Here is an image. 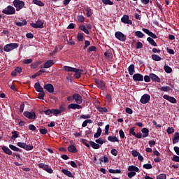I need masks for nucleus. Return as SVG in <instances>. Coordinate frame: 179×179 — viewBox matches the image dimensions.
Masks as SVG:
<instances>
[{
    "mask_svg": "<svg viewBox=\"0 0 179 179\" xmlns=\"http://www.w3.org/2000/svg\"><path fill=\"white\" fill-rule=\"evenodd\" d=\"M12 134V136H11V139H16L17 137H19V135L17 134V131H13L11 132Z\"/></svg>",
    "mask_w": 179,
    "mask_h": 179,
    "instance_id": "a18cd8bd",
    "label": "nucleus"
},
{
    "mask_svg": "<svg viewBox=\"0 0 179 179\" xmlns=\"http://www.w3.org/2000/svg\"><path fill=\"white\" fill-rule=\"evenodd\" d=\"M108 172L111 174H120L121 170L120 169H108Z\"/></svg>",
    "mask_w": 179,
    "mask_h": 179,
    "instance_id": "c9c22d12",
    "label": "nucleus"
},
{
    "mask_svg": "<svg viewBox=\"0 0 179 179\" xmlns=\"http://www.w3.org/2000/svg\"><path fill=\"white\" fill-rule=\"evenodd\" d=\"M163 99L169 101L173 104L177 103V99H176L173 96H169L168 94H165L163 96Z\"/></svg>",
    "mask_w": 179,
    "mask_h": 179,
    "instance_id": "ddd939ff",
    "label": "nucleus"
},
{
    "mask_svg": "<svg viewBox=\"0 0 179 179\" xmlns=\"http://www.w3.org/2000/svg\"><path fill=\"white\" fill-rule=\"evenodd\" d=\"M87 141V140H85V139H81V143H83V144L85 145V146H86L87 148H90V144L88 143H87L86 142Z\"/></svg>",
    "mask_w": 179,
    "mask_h": 179,
    "instance_id": "13d9d810",
    "label": "nucleus"
},
{
    "mask_svg": "<svg viewBox=\"0 0 179 179\" xmlns=\"http://www.w3.org/2000/svg\"><path fill=\"white\" fill-rule=\"evenodd\" d=\"M133 79L135 83L143 82V76L141 73H134V75L133 76Z\"/></svg>",
    "mask_w": 179,
    "mask_h": 179,
    "instance_id": "f8f14e48",
    "label": "nucleus"
},
{
    "mask_svg": "<svg viewBox=\"0 0 179 179\" xmlns=\"http://www.w3.org/2000/svg\"><path fill=\"white\" fill-rule=\"evenodd\" d=\"M141 132L143 134V138H146L148 137L149 136V129L147 127H143V129H141Z\"/></svg>",
    "mask_w": 179,
    "mask_h": 179,
    "instance_id": "5701e85b",
    "label": "nucleus"
},
{
    "mask_svg": "<svg viewBox=\"0 0 179 179\" xmlns=\"http://www.w3.org/2000/svg\"><path fill=\"white\" fill-rule=\"evenodd\" d=\"M115 36L116 38L122 42H124L125 41H127V36H125L123 33L120 31L115 32Z\"/></svg>",
    "mask_w": 179,
    "mask_h": 179,
    "instance_id": "0eeeda50",
    "label": "nucleus"
},
{
    "mask_svg": "<svg viewBox=\"0 0 179 179\" xmlns=\"http://www.w3.org/2000/svg\"><path fill=\"white\" fill-rule=\"evenodd\" d=\"M17 48H19V44L17 43L6 44L4 48H3V50H4L6 52H9Z\"/></svg>",
    "mask_w": 179,
    "mask_h": 179,
    "instance_id": "f03ea898",
    "label": "nucleus"
},
{
    "mask_svg": "<svg viewBox=\"0 0 179 179\" xmlns=\"http://www.w3.org/2000/svg\"><path fill=\"white\" fill-rule=\"evenodd\" d=\"M147 41L149 42V44H150V45H152L154 47H157V43H156V42L155 41L154 39H152L151 37H148L147 38Z\"/></svg>",
    "mask_w": 179,
    "mask_h": 179,
    "instance_id": "c85d7f7f",
    "label": "nucleus"
},
{
    "mask_svg": "<svg viewBox=\"0 0 179 179\" xmlns=\"http://www.w3.org/2000/svg\"><path fill=\"white\" fill-rule=\"evenodd\" d=\"M85 10H86V15L87 17H90L92 15V9L90 7L85 8Z\"/></svg>",
    "mask_w": 179,
    "mask_h": 179,
    "instance_id": "72a5a7b5",
    "label": "nucleus"
},
{
    "mask_svg": "<svg viewBox=\"0 0 179 179\" xmlns=\"http://www.w3.org/2000/svg\"><path fill=\"white\" fill-rule=\"evenodd\" d=\"M150 77L151 78V80L157 83H161V78H159V76H157L156 74L155 73H150Z\"/></svg>",
    "mask_w": 179,
    "mask_h": 179,
    "instance_id": "dca6fc26",
    "label": "nucleus"
},
{
    "mask_svg": "<svg viewBox=\"0 0 179 179\" xmlns=\"http://www.w3.org/2000/svg\"><path fill=\"white\" fill-rule=\"evenodd\" d=\"M88 143H90L91 148H92L93 149L96 150V149H99L101 148V145L96 143L94 141H88Z\"/></svg>",
    "mask_w": 179,
    "mask_h": 179,
    "instance_id": "b1692460",
    "label": "nucleus"
},
{
    "mask_svg": "<svg viewBox=\"0 0 179 179\" xmlns=\"http://www.w3.org/2000/svg\"><path fill=\"white\" fill-rule=\"evenodd\" d=\"M62 173L63 174H64L66 176H68L69 178H74V176L72 173V172H71L68 169H62Z\"/></svg>",
    "mask_w": 179,
    "mask_h": 179,
    "instance_id": "a211bd4d",
    "label": "nucleus"
},
{
    "mask_svg": "<svg viewBox=\"0 0 179 179\" xmlns=\"http://www.w3.org/2000/svg\"><path fill=\"white\" fill-rule=\"evenodd\" d=\"M23 115L29 120H35L36 117L35 112L24 111Z\"/></svg>",
    "mask_w": 179,
    "mask_h": 179,
    "instance_id": "6e6552de",
    "label": "nucleus"
},
{
    "mask_svg": "<svg viewBox=\"0 0 179 179\" xmlns=\"http://www.w3.org/2000/svg\"><path fill=\"white\" fill-rule=\"evenodd\" d=\"M96 46H90V48H88L87 52H90L96 51Z\"/></svg>",
    "mask_w": 179,
    "mask_h": 179,
    "instance_id": "e2e57ef3",
    "label": "nucleus"
},
{
    "mask_svg": "<svg viewBox=\"0 0 179 179\" xmlns=\"http://www.w3.org/2000/svg\"><path fill=\"white\" fill-rule=\"evenodd\" d=\"M16 13V10H15V8L11 6H8V7H6L4 10H2V13L10 15H14Z\"/></svg>",
    "mask_w": 179,
    "mask_h": 179,
    "instance_id": "20e7f679",
    "label": "nucleus"
},
{
    "mask_svg": "<svg viewBox=\"0 0 179 179\" xmlns=\"http://www.w3.org/2000/svg\"><path fill=\"white\" fill-rule=\"evenodd\" d=\"M167 178V176H166V174L164 173H162L159 176H157V179H166Z\"/></svg>",
    "mask_w": 179,
    "mask_h": 179,
    "instance_id": "864d4df0",
    "label": "nucleus"
},
{
    "mask_svg": "<svg viewBox=\"0 0 179 179\" xmlns=\"http://www.w3.org/2000/svg\"><path fill=\"white\" fill-rule=\"evenodd\" d=\"M151 58H152L153 61H157V62L162 61V57L156 54L152 55Z\"/></svg>",
    "mask_w": 179,
    "mask_h": 179,
    "instance_id": "2f4dec72",
    "label": "nucleus"
},
{
    "mask_svg": "<svg viewBox=\"0 0 179 179\" xmlns=\"http://www.w3.org/2000/svg\"><path fill=\"white\" fill-rule=\"evenodd\" d=\"M13 5L15 8V10L19 12L25 6V3L22 0H14Z\"/></svg>",
    "mask_w": 179,
    "mask_h": 179,
    "instance_id": "7ed1b4c3",
    "label": "nucleus"
},
{
    "mask_svg": "<svg viewBox=\"0 0 179 179\" xmlns=\"http://www.w3.org/2000/svg\"><path fill=\"white\" fill-rule=\"evenodd\" d=\"M15 25L18 27H22V26H26L27 22L26 20H22V22H15Z\"/></svg>",
    "mask_w": 179,
    "mask_h": 179,
    "instance_id": "f704fd0d",
    "label": "nucleus"
},
{
    "mask_svg": "<svg viewBox=\"0 0 179 179\" xmlns=\"http://www.w3.org/2000/svg\"><path fill=\"white\" fill-rule=\"evenodd\" d=\"M166 132L169 135H171L174 133V128L173 127H168L166 129Z\"/></svg>",
    "mask_w": 179,
    "mask_h": 179,
    "instance_id": "3c124183",
    "label": "nucleus"
},
{
    "mask_svg": "<svg viewBox=\"0 0 179 179\" xmlns=\"http://www.w3.org/2000/svg\"><path fill=\"white\" fill-rule=\"evenodd\" d=\"M9 147H10V149H11V150L14 152H22V149H20L19 148L15 146L14 145H10Z\"/></svg>",
    "mask_w": 179,
    "mask_h": 179,
    "instance_id": "c756f323",
    "label": "nucleus"
},
{
    "mask_svg": "<svg viewBox=\"0 0 179 179\" xmlns=\"http://www.w3.org/2000/svg\"><path fill=\"white\" fill-rule=\"evenodd\" d=\"M33 62V59H25L23 61V64H31Z\"/></svg>",
    "mask_w": 179,
    "mask_h": 179,
    "instance_id": "4d7b16f0",
    "label": "nucleus"
},
{
    "mask_svg": "<svg viewBox=\"0 0 179 179\" xmlns=\"http://www.w3.org/2000/svg\"><path fill=\"white\" fill-rule=\"evenodd\" d=\"M30 26L34 29H43L44 28V22L41 20H38L36 23H31Z\"/></svg>",
    "mask_w": 179,
    "mask_h": 179,
    "instance_id": "423d86ee",
    "label": "nucleus"
},
{
    "mask_svg": "<svg viewBox=\"0 0 179 179\" xmlns=\"http://www.w3.org/2000/svg\"><path fill=\"white\" fill-rule=\"evenodd\" d=\"M39 132L42 135H46L48 132V129H40Z\"/></svg>",
    "mask_w": 179,
    "mask_h": 179,
    "instance_id": "bf43d9fd",
    "label": "nucleus"
},
{
    "mask_svg": "<svg viewBox=\"0 0 179 179\" xmlns=\"http://www.w3.org/2000/svg\"><path fill=\"white\" fill-rule=\"evenodd\" d=\"M73 100H75L76 103L82 104L83 96L78 94H73Z\"/></svg>",
    "mask_w": 179,
    "mask_h": 179,
    "instance_id": "4468645a",
    "label": "nucleus"
},
{
    "mask_svg": "<svg viewBox=\"0 0 179 179\" xmlns=\"http://www.w3.org/2000/svg\"><path fill=\"white\" fill-rule=\"evenodd\" d=\"M79 29H80L81 31H83L85 34H87V35L90 34V31H89V30L86 28L85 26H84V25H80V26L79 27Z\"/></svg>",
    "mask_w": 179,
    "mask_h": 179,
    "instance_id": "473e14b6",
    "label": "nucleus"
},
{
    "mask_svg": "<svg viewBox=\"0 0 179 179\" xmlns=\"http://www.w3.org/2000/svg\"><path fill=\"white\" fill-rule=\"evenodd\" d=\"M164 70L167 73H171V72H172V69H171V67L170 66H164Z\"/></svg>",
    "mask_w": 179,
    "mask_h": 179,
    "instance_id": "a19ab883",
    "label": "nucleus"
},
{
    "mask_svg": "<svg viewBox=\"0 0 179 179\" xmlns=\"http://www.w3.org/2000/svg\"><path fill=\"white\" fill-rule=\"evenodd\" d=\"M143 169H146L148 170L152 169V165L150 164H146L143 165Z\"/></svg>",
    "mask_w": 179,
    "mask_h": 179,
    "instance_id": "680f3d73",
    "label": "nucleus"
},
{
    "mask_svg": "<svg viewBox=\"0 0 179 179\" xmlns=\"http://www.w3.org/2000/svg\"><path fill=\"white\" fill-rule=\"evenodd\" d=\"M121 22L124 24H129L130 25L133 24V22L129 20V16L128 15H124L121 18Z\"/></svg>",
    "mask_w": 179,
    "mask_h": 179,
    "instance_id": "9d476101",
    "label": "nucleus"
},
{
    "mask_svg": "<svg viewBox=\"0 0 179 179\" xmlns=\"http://www.w3.org/2000/svg\"><path fill=\"white\" fill-rule=\"evenodd\" d=\"M38 167L40 169H42L43 171H46L49 174H52V173L54 172V170H52L51 167L49 166V165H45V164L43 163H39Z\"/></svg>",
    "mask_w": 179,
    "mask_h": 179,
    "instance_id": "39448f33",
    "label": "nucleus"
},
{
    "mask_svg": "<svg viewBox=\"0 0 179 179\" xmlns=\"http://www.w3.org/2000/svg\"><path fill=\"white\" fill-rule=\"evenodd\" d=\"M128 171L139 173V168H138V167H136V166H134V165L129 166Z\"/></svg>",
    "mask_w": 179,
    "mask_h": 179,
    "instance_id": "412c9836",
    "label": "nucleus"
},
{
    "mask_svg": "<svg viewBox=\"0 0 179 179\" xmlns=\"http://www.w3.org/2000/svg\"><path fill=\"white\" fill-rule=\"evenodd\" d=\"M150 100V96L148 94H144L143 96H141L140 101L143 104H146L147 103H149Z\"/></svg>",
    "mask_w": 179,
    "mask_h": 179,
    "instance_id": "1a4fd4ad",
    "label": "nucleus"
},
{
    "mask_svg": "<svg viewBox=\"0 0 179 179\" xmlns=\"http://www.w3.org/2000/svg\"><path fill=\"white\" fill-rule=\"evenodd\" d=\"M136 172L130 171L127 173V176L129 178H132L134 176H136Z\"/></svg>",
    "mask_w": 179,
    "mask_h": 179,
    "instance_id": "09e8293b",
    "label": "nucleus"
},
{
    "mask_svg": "<svg viewBox=\"0 0 179 179\" xmlns=\"http://www.w3.org/2000/svg\"><path fill=\"white\" fill-rule=\"evenodd\" d=\"M44 96H45V92L44 91L42 92H39V94H38V99L40 100H44Z\"/></svg>",
    "mask_w": 179,
    "mask_h": 179,
    "instance_id": "603ef678",
    "label": "nucleus"
},
{
    "mask_svg": "<svg viewBox=\"0 0 179 179\" xmlns=\"http://www.w3.org/2000/svg\"><path fill=\"white\" fill-rule=\"evenodd\" d=\"M68 151L71 153H77L78 150L76 146H74L73 145H71L68 147Z\"/></svg>",
    "mask_w": 179,
    "mask_h": 179,
    "instance_id": "bb28decb",
    "label": "nucleus"
},
{
    "mask_svg": "<svg viewBox=\"0 0 179 179\" xmlns=\"http://www.w3.org/2000/svg\"><path fill=\"white\" fill-rule=\"evenodd\" d=\"M62 112L59 109H52V114H53V115L57 116V115H59Z\"/></svg>",
    "mask_w": 179,
    "mask_h": 179,
    "instance_id": "c03bdc74",
    "label": "nucleus"
},
{
    "mask_svg": "<svg viewBox=\"0 0 179 179\" xmlns=\"http://www.w3.org/2000/svg\"><path fill=\"white\" fill-rule=\"evenodd\" d=\"M54 64H55L54 61L48 60L45 64H43V68L45 69L51 68L52 66H53Z\"/></svg>",
    "mask_w": 179,
    "mask_h": 179,
    "instance_id": "6ab92c4d",
    "label": "nucleus"
},
{
    "mask_svg": "<svg viewBox=\"0 0 179 179\" xmlns=\"http://www.w3.org/2000/svg\"><path fill=\"white\" fill-rule=\"evenodd\" d=\"M172 161L179 162V157L178 155H173L172 157Z\"/></svg>",
    "mask_w": 179,
    "mask_h": 179,
    "instance_id": "69168bd1",
    "label": "nucleus"
},
{
    "mask_svg": "<svg viewBox=\"0 0 179 179\" xmlns=\"http://www.w3.org/2000/svg\"><path fill=\"white\" fill-rule=\"evenodd\" d=\"M59 111L61 113H64L66 110V107L64 105L59 106Z\"/></svg>",
    "mask_w": 179,
    "mask_h": 179,
    "instance_id": "8fccbe9b",
    "label": "nucleus"
},
{
    "mask_svg": "<svg viewBox=\"0 0 179 179\" xmlns=\"http://www.w3.org/2000/svg\"><path fill=\"white\" fill-rule=\"evenodd\" d=\"M171 90V87L169 86H163L160 88V91L168 92L169 91Z\"/></svg>",
    "mask_w": 179,
    "mask_h": 179,
    "instance_id": "37998d69",
    "label": "nucleus"
},
{
    "mask_svg": "<svg viewBox=\"0 0 179 179\" xmlns=\"http://www.w3.org/2000/svg\"><path fill=\"white\" fill-rule=\"evenodd\" d=\"M143 48V45L141 42H137L136 43V49H141Z\"/></svg>",
    "mask_w": 179,
    "mask_h": 179,
    "instance_id": "338daca9",
    "label": "nucleus"
},
{
    "mask_svg": "<svg viewBox=\"0 0 179 179\" xmlns=\"http://www.w3.org/2000/svg\"><path fill=\"white\" fill-rule=\"evenodd\" d=\"M33 3H34V4H36V5H37V6H41V7L45 6L44 3H43V2H42L41 1H40V0H33Z\"/></svg>",
    "mask_w": 179,
    "mask_h": 179,
    "instance_id": "e433bc0d",
    "label": "nucleus"
},
{
    "mask_svg": "<svg viewBox=\"0 0 179 179\" xmlns=\"http://www.w3.org/2000/svg\"><path fill=\"white\" fill-rule=\"evenodd\" d=\"M173 151L179 156V147H173Z\"/></svg>",
    "mask_w": 179,
    "mask_h": 179,
    "instance_id": "774afa93",
    "label": "nucleus"
},
{
    "mask_svg": "<svg viewBox=\"0 0 179 179\" xmlns=\"http://www.w3.org/2000/svg\"><path fill=\"white\" fill-rule=\"evenodd\" d=\"M1 150L3 152H4L6 155H8L10 156L13 155V152L11 151V150H10V148L6 146H3L1 148Z\"/></svg>",
    "mask_w": 179,
    "mask_h": 179,
    "instance_id": "aec40b11",
    "label": "nucleus"
},
{
    "mask_svg": "<svg viewBox=\"0 0 179 179\" xmlns=\"http://www.w3.org/2000/svg\"><path fill=\"white\" fill-rule=\"evenodd\" d=\"M108 141L113 142V143L119 142L120 141V140H118V138L117 137L113 136H109L108 137Z\"/></svg>",
    "mask_w": 179,
    "mask_h": 179,
    "instance_id": "7c9ffc66",
    "label": "nucleus"
},
{
    "mask_svg": "<svg viewBox=\"0 0 179 179\" xmlns=\"http://www.w3.org/2000/svg\"><path fill=\"white\" fill-rule=\"evenodd\" d=\"M131 155H133V157H137L138 155H141V154L137 150H134L131 151Z\"/></svg>",
    "mask_w": 179,
    "mask_h": 179,
    "instance_id": "6e6d98bb",
    "label": "nucleus"
},
{
    "mask_svg": "<svg viewBox=\"0 0 179 179\" xmlns=\"http://www.w3.org/2000/svg\"><path fill=\"white\" fill-rule=\"evenodd\" d=\"M97 110H99V112L101 113H108V109H107V108H106V107L102 108V107H101V106H99V107L97 108Z\"/></svg>",
    "mask_w": 179,
    "mask_h": 179,
    "instance_id": "58836bf2",
    "label": "nucleus"
},
{
    "mask_svg": "<svg viewBox=\"0 0 179 179\" xmlns=\"http://www.w3.org/2000/svg\"><path fill=\"white\" fill-rule=\"evenodd\" d=\"M63 71L66 72L74 73V78L79 79L81 77L82 73H79V69L73 68L69 66H64Z\"/></svg>",
    "mask_w": 179,
    "mask_h": 179,
    "instance_id": "f257e3e1",
    "label": "nucleus"
},
{
    "mask_svg": "<svg viewBox=\"0 0 179 179\" xmlns=\"http://www.w3.org/2000/svg\"><path fill=\"white\" fill-rule=\"evenodd\" d=\"M104 55L106 59H111L113 58V54L112 53L111 50H108L104 53Z\"/></svg>",
    "mask_w": 179,
    "mask_h": 179,
    "instance_id": "a878e982",
    "label": "nucleus"
},
{
    "mask_svg": "<svg viewBox=\"0 0 179 179\" xmlns=\"http://www.w3.org/2000/svg\"><path fill=\"white\" fill-rule=\"evenodd\" d=\"M77 38L78 41H83V38H84L83 34L78 33L77 34Z\"/></svg>",
    "mask_w": 179,
    "mask_h": 179,
    "instance_id": "de8ad7c7",
    "label": "nucleus"
},
{
    "mask_svg": "<svg viewBox=\"0 0 179 179\" xmlns=\"http://www.w3.org/2000/svg\"><path fill=\"white\" fill-rule=\"evenodd\" d=\"M179 141V133L176 132L173 134V145L177 144Z\"/></svg>",
    "mask_w": 179,
    "mask_h": 179,
    "instance_id": "393cba45",
    "label": "nucleus"
},
{
    "mask_svg": "<svg viewBox=\"0 0 179 179\" xmlns=\"http://www.w3.org/2000/svg\"><path fill=\"white\" fill-rule=\"evenodd\" d=\"M43 89L46 90L49 93H54V86L52 84H46L43 86Z\"/></svg>",
    "mask_w": 179,
    "mask_h": 179,
    "instance_id": "f3484780",
    "label": "nucleus"
},
{
    "mask_svg": "<svg viewBox=\"0 0 179 179\" xmlns=\"http://www.w3.org/2000/svg\"><path fill=\"white\" fill-rule=\"evenodd\" d=\"M128 73L129 75L133 76L134 73V64H131L130 66L128 67Z\"/></svg>",
    "mask_w": 179,
    "mask_h": 179,
    "instance_id": "cd10ccee",
    "label": "nucleus"
},
{
    "mask_svg": "<svg viewBox=\"0 0 179 179\" xmlns=\"http://www.w3.org/2000/svg\"><path fill=\"white\" fill-rule=\"evenodd\" d=\"M135 36H137L138 38H143V36H145V34H143V32H141L140 31H137L135 32Z\"/></svg>",
    "mask_w": 179,
    "mask_h": 179,
    "instance_id": "ea45409f",
    "label": "nucleus"
},
{
    "mask_svg": "<svg viewBox=\"0 0 179 179\" xmlns=\"http://www.w3.org/2000/svg\"><path fill=\"white\" fill-rule=\"evenodd\" d=\"M102 3L103 4H105L106 6H112L114 4V3L113 1H111V0H102Z\"/></svg>",
    "mask_w": 179,
    "mask_h": 179,
    "instance_id": "79ce46f5",
    "label": "nucleus"
},
{
    "mask_svg": "<svg viewBox=\"0 0 179 179\" xmlns=\"http://www.w3.org/2000/svg\"><path fill=\"white\" fill-rule=\"evenodd\" d=\"M34 89L37 92H44V89L40 85L39 83H36L34 84Z\"/></svg>",
    "mask_w": 179,
    "mask_h": 179,
    "instance_id": "4be33fe9",
    "label": "nucleus"
},
{
    "mask_svg": "<svg viewBox=\"0 0 179 179\" xmlns=\"http://www.w3.org/2000/svg\"><path fill=\"white\" fill-rule=\"evenodd\" d=\"M80 103H70L68 106V109L71 110H80L83 108L82 106H80Z\"/></svg>",
    "mask_w": 179,
    "mask_h": 179,
    "instance_id": "2eb2a0df",
    "label": "nucleus"
},
{
    "mask_svg": "<svg viewBox=\"0 0 179 179\" xmlns=\"http://www.w3.org/2000/svg\"><path fill=\"white\" fill-rule=\"evenodd\" d=\"M17 147H20L22 149L25 148V146L27 145L26 143H21V142H18L17 143Z\"/></svg>",
    "mask_w": 179,
    "mask_h": 179,
    "instance_id": "5fc2aeb1",
    "label": "nucleus"
},
{
    "mask_svg": "<svg viewBox=\"0 0 179 179\" xmlns=\"http://www.w3.org/2000/svg\"><path fill=\"white\" fill-rule=\"evenodd\" d=\"M95 83H96L97 87H99L101 90H105L106 85H105L104 81H102L99 79H96Z\"/></svg>",
    "mask_w": 179,
    "mask_h": 179,
    "instance_id": "9b49d317",
    "label": "nucleus"
},
{
    "mask_svg": "<svg viewBox=\"0 0 179 179\" xmlns=\"http://www.w3.org/2000/svg\"><path fill=\"white\" fill-rule=\"evenodd\" d=\"M143 79H144V81L145 82V83H150V80H151V78H150V76H144V78H143Z\"/></svg>",
    "mask_w": 179,
    "mask_h": 179,
    "instance_id": "0e129e2a",
    "label": "nucleus"
},
{
    "mask_svg": "<svg viewBox=\"0 0 179 179\" xmlns=\"http://www.w3.org/2000/svg\"><path fill=\"white\" fill-rule=\"evenodd\" d=\"M23 149L26 150L27 151H30L34 149V147H33V145H26Z\"/></svg>",
    "mask_w": 179,
    "mask_h": 179,
    "instance_id": "49530a36",
    "label": "nucleus"
},
{
    "mask_svg": "<svg viewBox=\"0 0 179 179\" xmlns=\"http://www.w3.org/2000/svg\"><path fill=\"white\" fill-rule=\"evenodd\" d=\"M92 123H93V122H92V120H85V121L83 122V124L81 125V127H86L88 125V124H92Z\"/></svg>",
    "mask_w": 179,
    "mask_h": 179,
    "instance_id": "4c0bfd02",
    "label": "nucleus"
},
{
    "mask_svg": "<svg viewBox=\"0 0 179 179\" xmlns=\"http://www.w3.org/2000/svg\"><path fill=\"white\" fill-rule=\"evenodd\" d=\"M77 19H78V21L81 22V23H83L84 22V17L83 15H78L77 17Z\"/></svg>",
    "mask_w": 179,
    "mask_h": 179,
    "instance_id": "052dcab7",
    "label": "nucleus"
}]
</instances>
